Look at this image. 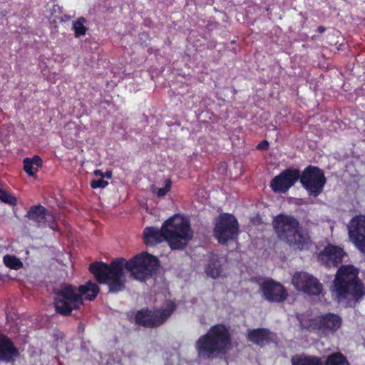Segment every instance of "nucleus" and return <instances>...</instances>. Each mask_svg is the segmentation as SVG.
I'll list each match as a JSON object with an SVG mask.
<instances>
[{"mask_svg": "<svg viewBox=\"0 0 365 365\" xmlns=\"http://www.w3.org/2000/svg\"><path fill=\"white\" fill-rule=\"evenodd\" d=\"M274 335L267 328H257L247 331V339L259 347H264L273 341Z\"/></svg>", "mask_w": 365, "mask_h": 365, "instance_id": "18", "label": "nucleus"}, {"mask_svg": "<svg viewBox=\"0 0 365 365\" xmlns=\"http://www.w3.org/2000/svg\"><path fill=\"white\" fill-rule=\"evenodd\" d=\"M93 174L96 176H100L101 178H103V173L101 170H95Z\"/></svg>", "mask_w": 365, "mask_h": 365, "instance_id": "35", "label": "nucleus"}, {"mask_svg": "<svg viewBox=\"0 0 365 365\" xmlns=\"http://www.w3.org/2000/svg\"><path fill=\"white\" fill-rule=\"evenodd\" d=\"M239 223L237 218L230 213H222L216 218L213 228V236L220 245H227L229 241L237 239Z\"/></svg>", "mask_w": 365, "mask_h": 365, "instance_id": "8", "label": "nucleus"}, {"mask_svg": "<svg viewBox=\"0 0 365 365\" xmlns=\"http://www.w3.org/2000/svg\"><path fill=\"white\" fill-rule=\"evenodd\" d=\"M350 240L356 247L365 254V215L354 217L348 225Z\"/></svg>", "mask_w": 365, "mask_h": 365, "instance_id": "13", "label": "nucleus"}, {"mask_svg": "<svg viewBox=\"0 0 365 365\" xmlns=\"http://www.w3.org/2000/svg\"><path fill=\"white\" fill-rule=\"evenodd\" d=\"M143 237L146 244L156 245L166 242V238L163 230L155 227H147L143 230Z\"/></svg>", "mask_w": 365, "mask_h": 365, "instance_id": "19", "label": "nucleus"}, {"mask_svg": "<svg viewBox=\"0 0 365 365\" xmlns=\"http://www.w3.org/2000/svg\"><path fill=\"white\" fill-rule=\"evenodd\" d=\"M19 349L13 341L4 334H0V361L12 363L19 356Z\"/></svg>", "mask_w": 365, "mask_h": 365, "instance_id": "17", "label": "nucleus"}, {"mask_svg": "<svg viewBox=\"0 0 365 365\" xmlns=\"http://www.w3.org/2000/svg\"><path fill=\"white\" fill-rule=\"evenodd\" d=\"M299 181L309 196L317 197L324 191L327 178L322 169L309 165L300 172Z\"/></svg>", "mask_w": 365, "mask_h": 365, "instance_id": "7", "label": "nucleus"}, {"mask_svg": "<svg viewBox=\"0 0 365 365\" xmlns=\"http://www.w3.org/2000/svg\"><path fill=\"white\" fill-rule=\"evenodd\" d=\"M170 188L171 181L170 180L168 179L165 180V184L163 187L158 188L156 187H153L152 191L153 193L156 194L158 197H163L170 190Z\"/></svg>", "mask_w": 365, "mask_h": 365, "instance_id": "29", "label": "nucleus"}, {"mask_svg": "<svg viewBox=\"0 0 365 365\" xmlns=\"http://www.w3.org/2000/svg\"><path fill=\"white\" fill-rule=\"evenodd\" d=\"M300 170L298 168H288L283 170L271 181L269 186L276 193L287 192L299 180Z\"/></svg>", "mask_w": 365, "mask_h": 365, "instance_id": "11", "label": "nucleus"}, {"mask_svg": "<svg viewBox=\"0 0 365 365\" xmlns=\"http://www.w3.org/2000/svg\"><path fill=\"white\" fill-rule=\"evenodd\" d=\"M25 217L35 222L38 227L48 226L52 230H56L53 215L41 205L31 206Z\"/></svg>", "mask_w": 365, "mask_h": 365, "instance_id": "14", "label": "nucleus"}, {"mask_svg": "<svg viewBox=\"0 0 365 365\" xmlns=\"http://www.w3.org/2000/svg\"><path fill=\"white\" fill-rule=\"evenodd\" d=\"M64 17L66 20L70 19V16L67 15H65Z\"/></svg>", "mask_w": 365, "mask_h": 365, "instance_id": "37", "label": "nucleus"}, {"mask_svg": "<svg viewBox=\"0 0 365 365\" xmlns=\"http://www.w3.org/2000/svg\"><path fill=\"white\" fill-rule=\"evenodd\" d=\"M166 242L172 250L182 249V214H175L162 225Z\"/></svg>", "mask_w": 365, "mask_h": 365, "instance_id": "10", "label": "nucleus"}, {"mask_svg": "<svg viewBox=\"0 0 365 365\" xmlns=\"http://www.w3.org/2000/svg\"><path fill=\"white\" fill-rule=\"evenodd\" d=\"M63 13V8L58 4H53L51 9V15L54 16L53 21L59 20L63 21V16H58L57 14H62Z\"/></svg>", "mask_w": 365, "mask_h": 365, "instance_id": "30", "label": "nucleus"}, {"mask_svg": "<svg viewBox=\"0 0 365 365\" xmlns=\"http://www.w3.org/2000/svg\"><path fill=\"white\" fill-rule=\"evenodd\" d=\"M41 166L42 160L38 155L24 159V170L29 176H34Z\"/></svg>", "mask_w": 365, "mask_h": 365, "instance_id": "23", "label": "nucleus"}, {"mask_svg": "<svg viewBox=\"0 0 365 365\" xmlns=\"http://www.w3.org/2000/svg\"><path fill=\"white\" fill-rule=\"evenodd\" d=\"M317 30L319 33H323L325 31V28L324 26H320L318 27Z\"/></svg>", "mask_w": 365, "mask_h": 365, "instance_id": "36", "label": "nucleus"}, {"mask_svg": "<svg viewBox=\"0 0 365 365\" xmlns=\"http://www.w3.org/2000/svg\"><path fill=\"white\" fill-rule=\"evenodd\" d=\"M113 174L110 170H107L106 173H103V178H106L108 179L112 178Z\"/></svg>", "mask_w": 365, "mask_h": 365, "instance_id": "34", "label": "nucleus"}, {"mask_svg": "<svg viewBox=\"0 0 365 365\" xmlns=\"http://www.w3.org/2000/svg\"><path fill=\"white\" fill-rule=\"evenodd\" d=\"M177 306L174 301L165 300L160 308H143L138 310L134 317L135 323L145 328L155 329L170 318Z\"/></svg>", "mask_w": 365, "mask_h": 365, "instance_id": "5", "label": "nucleus"}, {"mask_svg": "<svg viewBox=\"0 0 365 365\" xmlns=\"http://www.w3.org/2000/svg\"><path fill=\"white\" fill-rule=\"evenodd\" d=\"M324 365H350V364L343 354L335 352L327 356Z\"/></svg>", "mask_w": 365, "mask_h": 365, "instance_id": "24", "label": "nucleus"}, {"mask_svg": "<svg viewBox=\"0 0 365 365\" xmlns=\"http://www.w3.org/2000/svg\"><path fill=\"white\" fill-rule=\"evenodd\" d=\"M272 225L279 240L300 250L309 248L310 237L302 233L299 222L294 216L279 214L273 219Z\"/></svg>", "mask_w": 365, "mask_h": 365, "instance_id": "4", "label": "nucleus"}, {"mask_svg": "<svg viewBox=\"0 0 365 365\" xmlns=\"http://www.w3.org/2000/svg\"><path fill=\"white\" fill-rule=\"evenodd\" d=\"M85 331V324L82 322L78 323V332L83 334Z\"/></svg>", "mask_w": 365, "mask_h": 365, "instance_id": "33", "label": "nucleus"}, {"mask_svg": "<svg viewBox=\"0 0 365 365\" xmlns=\"http://www.w3.org/2000/svg\"><path fill=\"white\" fill-rule=\"evenodd\" d=\"M292 283L297 289L309 295H319L323 289L318 279L305 272L294 273Z\"/></svg>", "mask_w": 365, "mask_h": 365, "instance_id": "12", "label": "nucleus"}, {"mask_svg": "<svg viewBox=\"0 0 365 365\" xmlns=\"http://www.w3.org/2000/svg\"><path fill=\"white\" fill-rule=\"evenodd\" d=\"M4 262L6 267L17 269L22 266V262L16 257L6 255L4 257Z\"/></svg>", "mask_w": 365, "mask_h": 365, "instance_id": "27", "label": "nucleus"}, {"mask_svg": "<svg viewBox=\"0 0 365 365\" xmlns=\"http://www.w3.org/2000/svg\"><path fill=\"white\" fill-rule=\"evenodd\" d=\"M345 252L341 247L332 245H328L320 252L318 259L327 267H336L341 264Z\"/></svg>", "mask_w": 365, "mask_h": 365, "instance_id": "16", "label": "nucleus"}, {"mask_svg": "<svg viewBox=\"0 0 365 365\" xmlns=\"http://www.w3.org/2000/svg\"><path fill=\"white\" fill-rule=\"evenodd\" d=\"M205 272L208 277L213 279H217L222 276V263L220 260L217 255L212 254L210 256L209 262L205 267Z\"/></svg>", "mask_w": 365, "mask_h": 365, "instance_id": "20", "label": "nucleus"}, {"mask_svg": "<svg viewBox=\"0 0 365 365\" xmlns=\"http://www.w3.org/2000/svg\"><path fill=\"white\" fill-rule=\"evenodd\" d=\"M159 267L158 257L143 252L129 260L119 257L110 264L94 262L88 269L99 284L108 286V293L117 294L125 289L124 269L129 272L134 279L143 282L150 278Z\"/></svg>", "mask_w": 365, "mask_h": 365, "instance_id": "1", "label": "nucleus"}, {"mask_svg": "<svg viewBox=\"0 0 365 365\" xmlns=\"http://www.w3.org/2000/svg\"><path fill=\"white\" fill-rule=\"evenodd\" d=\"M53 304L56 313L70 316L73 310H79L83 306V299L78 294L76 287L63 284L53 290Z\"/></svg>", "mask_w": 365, "mask_h": 365, "instance_id": "6", "label": "nucleus"}, {"mask_svg": "<svg viewBox=\"0 0 365 365\" xmlns=\"http://www.w3.org/2000/svg\"><path fill=\"white\" fill-rule=\"evenodd\" d=\"M269 142L267 140H264L261 141L257 146V150H267L269 149Z\"/></svg>", "mask_w": 365, "mask_h": 365, "instance_id": "32", "label": "nucleus"}, {"mask_svg": "<svg viewBox=\"0 0 365 365\" xmlns=\"http://www.w3.org/2000/svg\"><path fill=\"white\" fill-rule=\"evenodd\" d=\"M260 287L264 297L269 302H282L287 299L285 287L272 279L264 281Z\"/></svg>", "mask_w": 365, "mask_h": 365, "instance_id": "15", "label": "nucleus"}, {"mask_svg": "<svg viewBox=\"0 0 365 365\" xmlns=\"http://www.w3.org/2000/svg\"><path fill=\"white\" fill-rule=\"evenodd\" d=\"M359 269L352 264L341 265L335 275L332 294L339 301L351 299L359 302L365 294L364 283L359 277Z\"/></svg>", "mask_w": 365, "mask_h": 365, "instance_id": "3", "label": "nucleus"}, {"mask_svg": "<svg viewBox=\"0 0 365 365\" xmlns=\"http://www.w3.org/2000/svg\"><path fill=\"white\" fill-rule=\"evenodd\" d=\"M192 237L193 232L190 226V220L184 216V247L186 246L185 242L191 240Z\"/></svg>", "mask_w": 365, "mask_h": 365, "instance_id": "28", "label": "nucleus"}, {"mask_svg": "<svg viewBox=\"0 0 365 365\" xmlns=\"http://www.w3.org/2000/svg\"><path fill=\"white\" fill-rule=\"evenodd\" d=\"M86 20L84 17H80L73 23L72 29L75 32V36L78 38L86 34L88 28L84 26Z\"/></svg>", "mask_w": 365, "mask_h": 365, "instance_id": "25", "label": "nucleus"}, {"mask_svg": "<svg viewBox=\"0 0 365 365\" xmlns=\"http://www.w3.org/2000/svg\"><path fill=\"white\" fill-rule=\"evenodd\" d=\"M291 364L292 365H323L320 357L305 354L292 356L291 358Z\"/></svg>", "mask_w": 365, "mask_h": 365, "instance_id": "22", "label": "nucleus"}, {"mask_svg": "<svg viewBox=\"0 0 365 365\" xmlns=\"http://www.w3.org/2000/svg\"><path fill=\"white\" fill-rule=\"evenodd\" d=\"M108 185V182L106 180H104L103 178L93 180L91 182V187L93 189L105 188Z\"/></svg>", "mask_w": 365, "mask_h": 365, "instance_id": "31", "label": "nucleus"}, {"mask_svg": "<svg viewBox=\"0 0 365 365\" xmlns=\"http://www.w3.org/2000/svg\"><path fill=\"white\" fill-rule=\"evenodd\" d=\"M76 289L78 294H81V297L83 299L84 297L85 299L89 301L93 300L100 291L99 287L91 281L83 285L76 287Z\"/></svg>", "mask_w": 365, "mask_h": 365, "instance_id": "21", "label": "nucleus"}, {"mask_svg": "<svg viewBox=\"0 0 365 365\" xmlns=\"http://www.w3.org/2000/svg\"><path fill=\"white\" fill-rule=\"evenodd\" d=\"M342 319L337 314H321L306 322L307 329L327 336L334 334L341 327Z\"/></svg>", "mask_w": 365, "mask_h": 365, "instance_id": "9", "label": "nucleus"}, {"mask_svg": "<svg viewBox=\"0 0 365 365\" xmlns=\"http://www.w3.org/2000/svg\"><path fill=\"white\" fill-rule=\"evenodd\" d=\"M0 200L9 205H16L17 203V200L15 196L1 188H0Z\"/></svg>", "mask_w": 365, "mask_h": 365, "instance_id": "26", "label": "nucleus"}, {"mask_svg": "<svg viewBox=\"0 0 365 365\" xmlns=\"http://www.w3.org/2000/svg\"><path fill=\"white\" fill-rule=\"evenodd\" d=\"M232 348L231 334L227 327L222 324L212 326L195 343L198 358L207 361L221 358Z\"/></svg>", "mask_w": 365, "mask_h": 365, "instance_id": "2", "label": "nucleus"}]
</instances>
